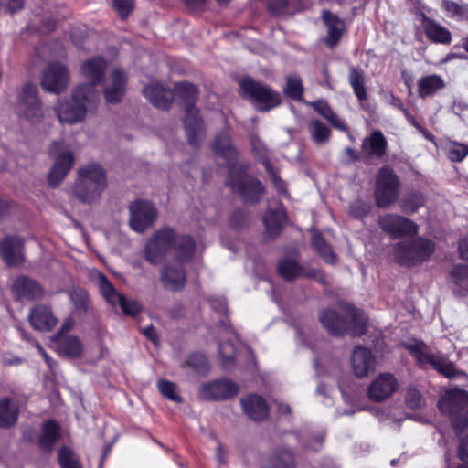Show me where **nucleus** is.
Listing matches in <instances>:
<instances>
[{
  "mask_svg": "<svg viewBox=\"0 0 468 468\" xmlns=\"http://www.w3.org/2000/svg\"><path fill=\"white\" fill-rule=\"evenodd\" d=\"M117 304L120 305L122 312L128 315H136L140 311V305L136 301L126 299L123 295L120 299V302H117Z\"/></svg>",
  "mask_w": 468,
  "mask_h": 468,
  "instance_id": "obj_55",
  "label": "nucleus"
},
{
  "mask_svg": "<svg viewBox=\"0 0 468 468\" xmlns=\"http://www.w3.org/2000/svg\"><path fill=\"white\" fill-rule=\"evenodd\" d=\"M312 244L321 254L324 260L329 263H334L336 260V255L333 252L329 245L325 242L324 238L316 231L312 233Z\"/></svg>",
  "mask_w": 468,
  "mask_h": 468,
  "instance_id": "obj_45",
  "label": "nucleus"
},
{
  "mask_svg": "<svg viewBox=\"0 0 468 468\" xmlns=\"http://www.w3.org/2000/svg\"><path fill=\"white\" fill-rule=\"evenodd\" d=\"M107 187L104 169L98 164H89L78 170V176L69 193L83 204H94Z\"/></svg>",
  "mask_w": 468,
  "mask_h": 468,
  "instance_id": "obj_4",
  "label": "nucleus"
},
{
  "mask_svg": "<svg viewBox=\"0 0 468 468\" xmlns=\"http://www.w3.org/2000/svg\"><path fill=\"white\" fill-rule=\"evenodd\" d=\"M424 29L428 38L433 42L441 44H449L451 42L450 31L431 20L425 18Z\"/></svg>",
  "mask_w": 468,
  "mask_h": 468,
  "instance_id": "obj_35",
  "label": "nucleus"
},
{
  "mask_svg": "<svg viewBox=\"0 0 468 468\" xmlns=\"http://www.w3.org/2000/svg\"><path fill=\"white\" fill-rule=\"evenodd\" d=\"M16 111L20 117L32 123L39 122L42 120L44 116L42 102L36 85L31 83L24 85L18 96Z\"/></svg>",
  "mask_w": 468,
  "mask_h": 468,
  "instance_id": "obj_11",
  "label": "nucleus"
},
{
  "mask_svg": "<svg viewBox=\"0 0 468 468\" xmlns=\"http://www.w3.org/2000/svg\"><path fill=\"white\" fill-rule=\"evenodd\" d=\"M445 86L443 79L436 74L427 75L418 81V91L421 98L434 95Z\"/></svg>",
  "mask_w": 468,
  "mask_h": 468,
  "instance_id": "obj_33",
  "label": "nucleus"
},
{
  "mask_svg": "<svg viewBox=\"0 0 468 468\" xmlns=\"http://www.w3.org/2000/svg\"><path fill=\"white\" fill-rule=\"evenodd\" d=\"M130 226L136 232H144L154 225L157 211L154 206L144 200H136L130 207Z\"/></svg>",
  "mask_w": 468,
  "mask_h": 468,
  "instance_id": "obj_14",
  "label": "nucleus"
},
{
  "mask_svg": "<svg viewBox=\"0 0 468 468\" xmlns=\"http://www.w3.org/2000/svg\"><path fill=\"white\" fill-rule=\"evenodd\" d=\"M9 210V204L3 199H0V218L6 215Z\"/></svg>",
  "mask_w": 468,
  "mask_h": 468,
  "instance_id": "obj_64",
  "label": "nucleus"
},
{
  "mask_svg": "<svg viewBox=\"0 0 468 468\" xmlns=\"http://www.w3.org/2000/svg\"><path fill=\"white\" fill-rule=\"evenodd\" d=\"M13 290L20 299L36 300L44 295V290L34 280L27 277L17 278L13 284Z\"/></svg>",
  "mask_w": 468,
  "mask_h": 468,
  "instance_id": "obj_26",
  "label": "nucleus"
},
{
  "mask_svg": "<svg viewBox=\"0 0 468 468\" xmlns=\"http://www.w3.org/2000/svg\"><path fill=\"white\" fill-rule=\"evenodd\" d=\"M286 219L285 213L282 208L271 210L264 218V225L267 233L271 236H276L281 230Z\"/></svg>",
  "mask_w": 468,
  "mask_h": 468,
  "instance_id": "obj_38",
  "label": "nucleus"
},
{
  "mask_svg": "<svg viewBox=\"0 0 468 468\" xmlns=\"http://www.w3.org/2000/svg\"><path fill=\"white\" fill-rule=\"evenodd\" d=\"M197 95V88L188 83L181 82L175 86L174 97L177 96L185 105L186 116L185 118V129L189 144L196 145L203 137L202 122L198 116V111L194 108Z\"/></svg>",
  "mask_w": 468,
  "mask_h": 468,
  "instance_id": "obj_5",
  "label": "nucleus"
},
{
  "mask_svg": "<svg viewBox=\"0 0 468 468\" xmlns=\"http://www.w3.org/2000/svg\"><path fill=\"white\" fill-rule=\"evenodd\" d=\"M175 245L176 255L181 261H188L195 250V241L189 236L176 238L171 229H162L145 246V259L152 264H158L165 253Z\"/></svg>",
  "mask_w": 468,
  "mask_h": 468,
  "instance_id": "obj_1",
  "label": "nucleus"
},
{
  "mask_svg": "<svg viewBox=\"0 0 468 468\" xmlns=\"http://www.w3.org/2000/svg\"><path fill=\"white\" fill-rule=\"evenodd\" d=\"M212 149L218 155L224 158L229 165L236 160L237 150L231 143L229 134L226 132L220 133L215 137Z\"/></svg>",
  "mask_w": 468,
  "mask_h": 468,
  "instance_id": "obj_29",
  "label": "nucleus"
},
{
  "mask_svg": "<svg viewBox=\"0 0 468 468\" xmlns=\"http://www.w3.org/2000/svg\"><path fill=\"white\" fill-rule=\"evenodd\" d=\"M48 153L55 160L48 174V184L52 186H57L72 168L74 155L63 141L53 142L49 146Z\"/></svg>",
  "mask_w": 468,
  "mask_h": 468,
  "instance_id": "obj_10",
  "label": "nucleus"
},
{
  "mask_svg": "<svg viewBox=\"0 0 468 468\" xmlns=\"http://www.w3.org/2000/svg\"><path fill=\"white\" fill-rule=\"evenodd\" d=\"M1 8L14 14L24 7L23 0H1Z\"/></svg>",
  "mask_w": 468,
  "mask_h": 468,
  "instance_id": "obj_59",
  "label": "nucleus"
},
{
  "mask_svg": "<svg viewBox=\"0 0 468 468\" xmlns=\"http://www.w3.org/2000/svg\"><path fill=\"white\" fill-rule=\"evenodd\" d=\"M349 83L357 99L361 101H365L367 99V90L364 86L365 79L363 72L354 67H350Z\"/></svg>",
  "mask_w": 468,
  "mask_h": 468,
  "instance_id": "obj_43",
  "label": "nucleus"
},
{
  "mask_svg": "<svg viewBox=\"0 0 468 468\" xmlns=\"http://www.w3.org/2000/svg\"><path fill=\"white\" fill-rule=\"evenodd\" d=\"M240 88L242 90L257 103L259 109L261 111H269L276 107L281 102V98L278 92L273 91L270 88L254 81L250 78H244L240 81Z\"/></svg>",
  "mask_w": 468,
  "mask_h": 468,
  "instance_id": "obj_13",
  "label": "nucleus"
},
{
  "mask_svg": "<svg viewBox=\"0 0 468 468\" xmlns=\"http://www.w3.org/2000/svg\"><path fill=\"white\" fill-rule=\"evenodd\" d=\"M228 184L238 190L243 198L249 202H256L263 192L261 183L248 175H241L238 179L232 177L231 171L228 177Z\"/></svg>",
  "mask_w": 468,
  "mask_h": 468,
  "instance_id": "obj_16",
  "label": "nucleus"
},
{
  "mask_svg": "<svg viewBox=\"0 0 468 468\" xmlns=\"http://www.w3.org/2000/svg\"><path fill=\"white\" fill-rule=\"evenodd\" d=\"M406 403L410 408L415 410L421 408L424 404V400L418 389L409 388L406 394Z\"/></svg>",
  "mask_w": 468,
  "mask_h": 468,
  "instance_id": "obj_53",
  "label": "nucleus"
},
{
  "mask_svg": "<svg viewBox=\"0 0 468 468\" xmlns=\"http://www.w3.org/2000/svg\"><path fill=\"white\" fill-rule=\"evenodd\" d=\"M58 459L61 468H82L79 456L67 446L58 450Z\"/></svg>",
  "mask_w": 468,
  "mask_h": 468,
  "instance_id": "obj_44",
  "label": "nucleus"
},
{
  "mask_svg": "<svg viewBox=\"0 0 468 468\" xmlns=\"http://www.w3.org/2000/svg\"><path fill=\"white\" fill-rule=\"evenodd\" d=\"M407 348L420 367L431 365L439 373L452 378L463 376L464 373L455 368V366L441 353H433L423 342L418 341L407 345Z\"/></svg>",
  "mask_w": 468,
  "mask_h": 468,
  "instance_id": "obj_7",
  "label": "nucleus"
},
{
  "mask_svg": "<svg viewBox=\"0 0 468 468\" xmlns=\"http://www.w3.org/2000/svg\"><path fill=\"white\" fill-rule=\"evenodd\" d=\"M245 413L253 420H263L268 414L265 400L258 395H250L241 400Z\"/></svg>",
  "mask_w": 468,
  "mask_h": 468,
  "instance_id": "obj_31",
  "label": "nucleus"
},
{
  "mask_svg": "<svg viewBox=\"0 0 468 468\" xmlns=\"http://www.w3.org/2000/svg\"><path fill=\"white\" fill-rule=\"evenodd\" d=\"M263 165L266 168V170L270 173L271 176V179H272V183L273 185L275 186V187L277 188V191L282 194V195H285L286 194V189H285V186H284V183L282 182V180L273 172L272 170V167L270 164V162L267 160V159H264L263 160Z\"/></svg>",
  "mask_w": 468,
  "mask_h": 468,
  "instance_id": "obj_58",
  "label": "nucleus"
},
{
  "mask_svg": "<svg viewBox=\"0 0 468 468\" xmlns=\"http://www.w3.org/2000/svg\"><path fill=\"white\" fill-rule=\"evenodd\" d=\"M451 282L460 294L468 292V265H457L450 274Z\"/></svg>",
  "mask_w": 468,
  "mask_h": 468,
  "instance_id": "obj_42",
  "label": "nucleus"
},
{
  "mask_svg": "<svg viewBox=\"0 0 468 468\" xmlns=\"http://www.w3.org/2000/svg\"><path fill=\"white\" fill-rule=\"evenodd\" d=\"M186 364L200 374H206L209 370V365L207 357L200 353H194L190 355L186 360Z\"/></svg>",
  "mask_w": 468,
  "mask_h": 468,
  "instance_id": "obj_51",
  "label": "nucleus"
},
{
  "mask_svg": "<svg viewBox=\"0 0 468 468\" xmlns=\"http://www.w3.org/2000/svg\"><path fill=\"white\" fill-rule=\"evenodd\" d=\"M106 61L101 58H95L84 62L81 66V73L90 83L94 89L97 84H100L103 79L104 71L106 69Z\"/></svg>",
  "mask_w": 468,
  "mask_h": 468,
  "instance_id": "obj_28",
  "label": "nucleus"
},
{
  "mask_svg": "<svg viewBox=\"0 0 468 468\" xmlns=\"http://www.w3.org/2000/svg\"><path fill=\"white\" fill-rule=\"evenodd\" d=\"M219 354L225 367L231 366L232 359L235 356V349L231 343H222L219 345Z\"/></svg>",
  "mask_w": 468,
  "mask_h": 468,
  "instance_id": "obj_54",
  "label": "nucleus"
},
{
  "mask_svg": "<svg viewBox=\"0 0 468 468\" xmlns=\"http://www.w3.org/2000/svg\"><path fill=\"white\" fill-rule=\"evenodd\" d=\"M18 415L17 405L9 399L0 400V427H9L13 425Z\"/></svg>",
  "mask_w": 468,
  "mask_h": 468,
  "instance_id": "obj_36",
  "label": "nucleus"
},
{
  "mask_svg": "<svg viewBox=\"0 0 468 468\" xmlns=\"http://www.w3.org/2000/svg\"><path fill=\"white\" fill-rule=\"evenodd\" d=\"M367 318L359 309L345 303L337 311L324 310L320 314V322L324 327L334 335H342L350 332L352 335H360L365 333Z\"/></svg>",
  "mask_w": 468,
  "mask_h": 468,
  "instance_id": "obj_3",
  "label": "nucleus"
},
{
  "mask_svg": "<svg viewBox=\"0 0 468 468\" xmlns=\"http://www.w3.org/2000/svg\"><path fill=\"white\" fill-rule=\"evenodd\" d=\"M431 240L418 238L411 242H400L395 247V256L402 265H415L426 261L434 251Z\"/></svg>",
  "mask_w": 468,
  "mask_h": 468,
  "instance_id": "obj_9",
  "label": "nucleus"
},
{
  "mask_svg": "<svg viewBox=\"0 0 468 468\" xmlns=\"http://www.w3.org/2000/svg\"><path fill=\"white\" fill-rule=\"evenodd\" d=\"M398 382L393 375L383 373L378 375L368 388V397L375 401L389 398L397 389Z\"/></svg>",
  "mask_w": 468,
  "mask_h": 468,
  "instance_id": "obj_19",
  "label": "nucleus"
},
{
  "mask_svg": "<svg viewBox=\"0 0 468 468\" xmlns=\"http://www.w3.org/2000/svg\"><path fill=\"white\" fill-rule=\"evenodd\" d=\"M261 468H293V455L291 451H283L262 460Z\"/></svg>",
  "mask_w": 468,
  "mask_h": 468,
  "instance_id": "obj_39",
  "label": "nucleus"
},
{
  "mask_svg": "<svg viewBox=\"0 0 468 468\" xmlns=\"http://www.w3.org/2000/svg\"><path fill=\"white\" fill-rule=\"evenodd\" d=\"M312 106L328 122L336 129L346 130L344 122L332 111L326 101H317L312 103Z\"/></svg>",
  "mask_w": 468,
  "mask_h": 468,
  "instance_id": "obj_40",
  "label": "nucleus"
},
{
  "mask_svg": "<svg viewBox=\"0 0 468 468\" xmlns=\"http://www.w3.org/2000/svg\"><path fill=\"white\" fill-rule=\"evenodd\" d=\"M312 139L318 144L326 143L330 138V130L320 121H312L308 124Z\"/></svg>",
  "mask_w": 468,
  "mask_h": 468,
  "instance_id": "obj_46",
  "label": "nucleus"
},
{
  "mask_svg": "<svg viewBox=\"0 0 468 468\" xmlns=\"http://www.w3.org/2000/svg\"><path fill=\"white\" fill-rule=\"evenodd\" d=\"M99 91L90 85H79L70 101L58 100L54 111L61 124H75L84 121L89 108L99 100Z\"/></svg>",
  "mask_w": 468,
  "mask_h": 468,
  "instance_id": "obj_2",
  "label": "nucleus"
},
{
  "mask_svg": "<svg viewBox=\"0 0 468 468\" xmlns=\"http://www.w3.org/2000/svg\"><path fill=\"white\" fill-rule=\"evenodd\" d=\"M186 281V271L178 262L166 264L161 271V282L170 291L181 290Z\"/></svg>",
  "mask_w": 468,
  "mask_h": 468,
  "instance_id": "obj_22",
  "label": "nucleus"
},
{
  "mask_svg": "<svg viewBox=\"0 0 468 468\" xmlns=\"http://www.w3.org/2000/svg\"><path fill=\"white\" fill-rule=\"evenodd\" d=\"M69 81L68 69L59 63H52L43 72L41 86L47 91L59 94L68 88Z\"/></svg>",
  "mask_w": 468,
  "mask_h": 468,
  "instance_id": "obj_15",
  "label": "nucleus"
},
{
  "mask_svg": "<svg viewBox=\"0 0 468 468\" xmlns=\"http://www.w3.org/2000/svg\"><path fill=\"white\" fill-rule=\"evenodd\" d=\"M59 436L60 431L58 423L53 420H48L43 424L38 444L44 451L50 452Z\"/></svg>",
  "mask_w": 468,
  "mask_h": 468,
  "instance_id": "obj_34",
  "label": "nucleus"
},
{
  "mask_svg": "<svg viewBox=\"0 0 468 468\" xmlns=\"http://www.w3.org/2000/svg\"><path fill=\"white\" fill-rule=\"evenodd\" d=\"M371 209V206L364 201H355L350 207V214L356 218L366 217Z\"/></svg>",
  "mask_w": 468,
  "mask_h": 468,
  "instance_id": "obj_56",
  "label": "nucleus"
},
{
  "mask_svg": "<svg viewBox=\"0 0 468 468\" xmlns=\"http://www.w3.org/2000/svg\"><path fill=\"white\" fill-rule=\"evenodd\" d=\"M91 279L97 284L102 297L112 305H117V302H120L122 294H120L108 280V278L99 271H92Z\"/></svg>",
  "mask_w": 468,
  "mask_h": 468,
  "instance_id": "obj_32",
  "label": "nucleus"
},
{
  "mask_svg": "<svg viewBox=\"0 0 468 468\" xmlns=\"http://www.w3.org/2000/svg\"><path fill=\"white\" fill-rule=\"evenodd\" d=\"M23 239L17 236H7L0 242V255L8 265L23 262Z\"/></svg>",
  "mask_w": 468,
  "mask_h": 468,
  "instance_id": "obj_20",
  "label": "nucleus"
},
{
  "mask_svg": "<svg viewBox=\"0 0 468 468\" xmlns=\"http://www.w3.org/2000/svg\"><path fill=\"white\" fill-rule=\"evenodd\" d=\"M143 93L154 106L159 109L168 108L174 98V92L165 89L158 81H153L146 85Z\"/></svg>",
  "mask_w": 468,
  "mask_h": 468,
  "instance_id": "obj_23",
  "label": "nucleus"
},
{
  "mask_svg": "<svg viewBox=\"0 0 468 468\" xmlns=\"http://www.w3.org/2000/svg\"><path fill=\"white\" fill-rule=\"evenodd\" d=\"M388 142L380 131H374L362 142V154L369 157L380 158L386 154Z\"/></svg>",
  "mask_w": 468,
  "mask_h": 468,
  "instance_id": "obj_24",
  "label": "nucleus"
},
{
  "mask_svg": "<svg viewBox=\"0 0 468 468\" xmlns=\"http://www.w3.org/2000/svg\"><path fill=\"white\" fill-rule=\"evenodd\" d=\"M29 321L31 325L39 331H49L57 324V319L50 309L43 305H37L31 310Z\"/></svg>",
  "mask_w": 468,
  "mask_h": 468,
  "instance_id": "obj_27",
  "label": "nucleus"
},
{
  "mask_svg": "<svg viewBox=\"0 0 468 468\" xmlns=\"http://www.w3.org/2000/svg\"><path fill=\"white\" fill-rule=\"evenodd\" d=\"M57 352L62 356L80 357L83 351L80 340L74 335L63 336L60 333L53 337Z\"/></svg>",
  "mask_w": 468,
  "mask_h": 468,
  "instance_id": "obj_25",
  "label": "nucleus"
},
{
  "mask_svg": "<svg viewBox=\"0 0 468 468\" xmlns=\"http://www.w3.org/2000/svg\"><path fill=\"white\" fill-rule=\"evenodd\" d=\"M69 297L73 304V312L76 314H84L90 307V298L86 290L77 287L69 291Z\"/></svg>",
  "mask_w": 468,
  "mask_h": 468,
  "instance_id": "obj_37",
  "label": "nucleus"
},
{
  "mask_svg": "<svg viewBox=\"0 0 468 468\" xmlns=\"http://www.w3.org/2000/svg\"><path fill=\"white\" fill-rule=\"evenodd\" d=\"M379 228L392 239L412 237L418 233L419 227L411 219L398 214H386L378 218Z\"/></svg>",
  "mask_w": 468,
  "mask_h": 468,
  "instance_id": "obj_12",
  "label": "nucleus"
},
{
  "mask_svg": "<svg viewBox=\"0 0 468 468\" xmlns=\"http://www.w3.org/2000/svg\"><path fill=\"white\" fill-rule=\"evenodd\" d=\"M459 253L461 259L468 261V233L459 241Z\"/></svg>",
  "mask_w": 468,
  "mask_h": 468,
  "instance_id": "obj_60",
  "label": "nucleus"
},
{
  "mask_svg": "<svg viewBox=\"0 0 468 468\" xmlns=\"http://www.w3.org/2000/svg\"><path fill=\"white\" fill-rule=\"evenodd\" d=\"M468 154V147L464 144L453 143L447 147V156L452 162H460Z\"/></svg>",
  "mask_w": 468,
  "mask_h": 468,
  "instance_id": "obj_52",
  "label": "nucleus"
},
{
  "mask_svg": "<svg viewBox=\"0 0 468 468\" xmlns=\"http://www.w3.org/2000/svg\"><path fill=\"white\" fill-rule=\"evenodd\" d=\"M269 5L274 12H280L287 6L288 0H271Z\"/></svg>",
  "mask_w": 468,
  "mask_h": 468,
  "instance_id": "obj_62",
  "label": "nucleus"
},
{
  "mask_svg": "<svg viewBox=\"0 0 468 468\" xmlns=\"http://www.w3.org/2000/svg\"><path fill=\"white\" fill-rule=\"evenodd\" d=\"M112 5L118 15L125 18L133 8V0H112Z\"/></svg>",
  "mask_w": 468,
  "mask_h": 468,
  "instance_id": "obj_57",
  "label": "nucleus"
},
{
  "mask_svg": "<svg viewBox=\"0 0 468 468\" xmlns=\"http://www.w3.org/2000/svg\"><path fill=\"white\" fill-rule=\"evenodd\" d=\"M238 391L235 383L229 379H218L204 384L198 391V397L205 400L226 399Z\"/></svg>",
  "mask_w": 468,
  "mask_h": 468,
  "instance_id": "obj_17",
  "label": "nucleus"
},
{
  "mask_svg": "<svg viewBox=\"0 0 468 468\" xmlns=\"http://www.w3.org/2000/svg\"><path fill=\"white\" fill-rule=\"evenodd\" d=\"M126 82L124 71L119 69L112 71L104 89V97L108 103L115 104L121 101L126 90Z\"/></svg>",
  "mask_w": 468,
  "mask_h": 468,
  "instance_id": "obj_21",
  "label": "nucleus"
},
{
  "mask_svg": "<svg viewBox=\"0 0 468 468\" xmlns=\"http://www.w3.org/2000/svg\"><path fill=\"white\" fill-rule=\"evenodd\" d=\"M438 407L441 413L449 416L458 432L468 428L467 391L460 388L445 391L438 402Z\"/></svg>",
  "mask_w": 468,
  "mask_h": 468,
  "instance_id": "obj_6",
  "label": "nucleus"
},
{
  "mask_svg": "<svg viewBox=\"0 0 468 468\" xmlns=\"http://www.w3.org/2000/svg\"><path fill=\"white\" fill-rule=\"evenodd\" d=\"M412 123L428 140H430V141L433 140L434 137L430 132L426 131L416 122H413Z\"/></svg>",
  "mask_w": 468,
  "mask_h": 468,
  "instance_id": "obj_63",
  "label": "nucleus"
},
{
  "mask_svg": "<svg viewBox=\"0 0 468 468\" xmlns=\"http://www.w3.org/2000/svg\"><path fill=\"white\" fill-rule=\"evenodd\" d=\"M281 275L287 279L292 280L300 276H312L314 271H304L303 269L292 260H283L279 264Z\"/></svg>",
  "mask_w": 468,
  "mask_h": 468,
  "instance_id": "obj_41",
  "label": "nucleus"
},
{
  "mask_svg": "<svg viewBox=\"0 0 468 468\" xmlns=\"http://www.w3.org/2000/svg\"><path fill=\"white\" fill-rule=\"evenodd\" d=\"M351 366L356 377L365 378L376 370L377 358L370 349L358 346L352 353Z\"/></svg>",
  "mask_w": 468,
  "mask_h": 468,
  "instance_id": "obj_18",
  "label": "nucleus"
},
{
  "mask_svg": "<svg viewBox=\"0 0 468 468\" xmlns=\"http://www.w3.org/2000/svg\"><path fill=\"white\" fill-rule=\"evenodd\" d=\"M399 180L388 166L379 169L376 178L375 197L378 207H388L394 204L399 196Z\"/></svg>",
  "mask_w": 468,
  "mask_h": 468,
  "instance_id": "obj_8",
  "label": "nucleus"
},
{
  "mask_svg": "<svg viewBox=\"0 0 468 468\" xmlns=\"http://www.w3.org/2000/svg\"><path fill=\"white\" fill-rule=\"evenodd\" d=\"M442 6L452 17L458 20L468 19V5H460L452 1L443 0Z\"/></svg>",
  "mask_w": 468,
  "mask_h": 468,
  "instance_id": "obj_49",
  "label": "nucleus"
},
{
  "mask_svg": "<svg viewBox=\"0 0 468 468\" xmlns=\"http://www.w3.org/2000/svg\"><path fill=\"white\" fill-rule=\"evenodd\" d=\"M323 19L327 27L325 43L328 47H335L345 30L344 22L329 11H324Z\"/></svg>",
  "mask_w": 468,
  "mask_h": 468,
  "instance_id": "obj_30",
  "label": "nucleus"
},
{
  "mask_svg": "<svg viewBox=\"0 0 468 468\" xmlns=\"http://www.w3.org/2000/svg\"><path fill=\"white\" fill-rule=\"evenodd\" d=\"M303 91V88L301 79L298 76H289L287 78L284 93L292 99L302 100Z\"/></svg>",
  "mask_w": 468,
  "mask_h": 468,
  "instance_id": "obj_48",
  "label": "nucleus"
},
{
  "mask_svg": "<svg viewBox=\"0 0 468 468\" xmlns=\"http://www.w3.org/2000/svg\"><path fill=\"white\" fill-rule=\"evenodd\" d=\"M157 388L165 398L176 402L181 401V397L175 383L168 380H160L157 384Z\"/></svg>",
  "mask_w": 468,
  "mask_h": 468,
  "instance_id": "obj_50",
  "label": "nucleus"
},
{
  "mask_svg": "<svg viewBox=\"0 0 468 468\" xmlns=\"http://www.w3.org/2000/svg\"><path fill=\"white\" fill-rule=\"evenodd\" d=\"M459 456L463 462L468 463V435L461 440Z\"/></svg>",
  "mask_w": 468,
  "mask_h": 468,
  "instance_id": "obj_61",
  "label": "nucleus"
},
{
  "mask_svg": "<svg viewBox=\"0 0 468 468\" xmlns=\"http://www.w3.org/2000/svg\"><path fill=\"white\" fill-rule=\"evenodd\" d=\"M425 197L420 192H412L402 200L401 208L406 213H414L424 206Z\"/></svg>",
  "mask_w": 468,
  "mask_h": 468,
  "instance_id": "obj_47",
  "label": "nucleus"
}]
</instances>
